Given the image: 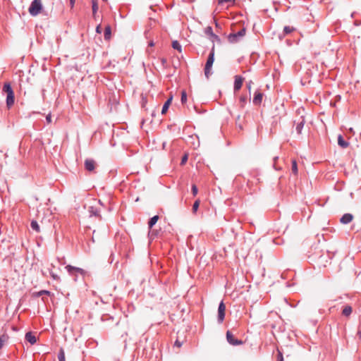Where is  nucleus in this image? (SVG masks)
Segmentation results:
<instances>
[{
	"label": "nucleus",
	"instance_id": "nucleus-1",
	"mask_svg": "<svg viewBox=\"0 0 361 361\" xmlns=\"http://www.w3.org/2000/svg\"><path fill=\"white\" fill-rule=\"evenodd\" d=\"M42 10V0H33L29 7L28 11L32 16H37Z\"/></svg>",
	"mask_w": 361,
	"mask_h": 361
},
{
	"label": "nucleus",
	"instance_id": "nucleus-2",
	"mask_svg": "<svg viewBox=\"0 0 361 361\" xmlns=\"http://www.w3.org/2000/svg\"><path fill=\"white\" fill-rule=\"evenodd\" d=\"M304 111L305 109L303 108H299L297 109L296 111L298 115H300V118L297 121H295V123H296L295 130L297 133L299 135L301 134L302 130L305 123V116L302 114Z\"/></svg>",
	"mask_w": 361,
	"mask_h": 361
},
{
	"label": "nucleus",
	"instance_id": "nucleus-3",
	"mask_svg": "<svg viewBox=\"0 0 361 361\" xmlns=\"http://www.w3.org/2000/svg\"><path fill=\"white\" fill-rule=\"evenodd\" d=\"M214 49H215V46L213 45L211 49L210 53L208 56V58H207V62H206V64L204 66V74L207 77L209 76L210 70H211L213 63L214 61V54H215Z\"/></svg>",
	"mask_w": 361,
	"mask_h": 361
},
{
	"label": "nucleus",
	"instance_id": "nucleus-4",
	"mask_svg": "<svg viewBox=\"0 0 361 361\" xmlns=\"http://www.w3.org/2000/svg\"><path fill=\"white\" fill-rule=\"evenodd\" d=\"M245 35V29L243 28L236 33H231L228 37V41L231 43H236L239 39L243 37Z\"/></svg>",
	"mask_w": 361,
	"mask_h": 361
},
{
	"label": "nucleus",
	"instance_id": "nucleus-5",
	"mask_svg": "<svg viewBox=\"0 0 361 361\" xmlns=\"http://www.w3.org/2000/svg\"><path fill=\"white\" fill-rule=\"evenodd\" d=\"M226 340L230 345L234 346L240 345L243 343L242 340L236 338L230 331H227L226 332Z\"/></svg>",
	"mask_w": 361,
	"mask_h": 361
},
{
	"label": "nucleus",
	"instance_id": "nucleus-6",
	"mask_svg": "<svg viewBox=\"0 0 361 361\" xmlns=\"http://www.w3.org/2000/svg\"><path fill=\"white\" fill-rule=\"evenodd\" d=\"M225 311H226V306L223 301H221V302L219 305L218 307V315H217V321L218 323L221 324L225 318Z\"/></svg>",
	"mask_w": 361,
	"mask_h": 361
},
{
	"label": "nucleus",
	"instance_id": "nucleus-7",
	"mask_svg": "<svg viewBox=\"0 0 361 361\" xmlns=\"http://www.w3.org/2000/svg\"><path fill=\"white\" fill-rule=\"evenodd\" d=\"M66 269L70 274H80L84 276L87 273L84 269L79 267H73L71 265H67Z\"/></svg>",
	"mask_w": 361,
	"mask_h": 361
},
{
	"label": "nucleus",
	"instance_id": "nucleus-8",
	"mask_svg": "<svg viewBox=\"0 0 361 361\" xmlns=\"http://www.w3.org/2000/svg\"><path fill=\"white\" fill-rule=\"evenodd\" d=\"M6 106L8 109H10L14 104L15 102V95L14 92H6Z\"/></svg>",
	"mask_w": 361,
	"mask_h": 361
},
{
	"label": "nucleus",
	"instance_id": "nucleus-9",
	"mask_svg": "<svg viewBox=\"0 0 361 361\" xmlns=\"http://www.w3.org/2000/svg\"><path fill=\"white\" fill-rule=\"evenodd\" d=\"M243 81L244 78H243L241 75H235L233 90H239L242 87Z\"/></svg>",
	"mask_w": 361,
	"mask_h": 361
},
{
	"label": "nucleus",
	"instance_id": "nucleus-10",
	"mask_svg": "<svg viewBox=\"0 0 361 361\" xmlns=\"http://www.w3.org/2000/svg\"><path fill=\"white\" fill-rule=\"evenodd\" d=\"M95 168V161L92 159H86L85 161V169L88 171H92Z\"/></svg>",
	"mask_w": 361,
	"mask_h": 361
},
{
	"label": "nucleus",
	"instance_id": "nucleus-11",
	"mask_svg": "<svg viewBox=\"0 0 361 361\" xmlns=\"http://www.w3.org/2000/svg\"><path fill=\"white\" fill-rule=\"evenodd\" d=\"M353 219V214H350V213H346V214H344L341 219H340V222L343 224H349L350 222H351Z\"/></svg>",
	"mask_w": 361,
	"mask_h": 361
},
{
	"label": "nucleus",
	"instance_id": "nucleus-12",
	"mask_svg": "<svg viewBox=\"0 0 361 361\" xmlns=\"http://www.w3.org/2000/svg\"><path fill=\"white\" fill-rule=\"evenodd\" d=\"M172 100H173V95H170V97L166 99V101L164 102V104L162 106L161 112L162 115L165 114L168 111V109L172 102Z\"/></svg>",
	"mask_w": 361,
	"mask_h": 361
},
{
	"label": "nucleus",
	"instance_id": "nucleus-13",
	"mask_svg": "<svg viewBox=\"0 0 361 361\" xmlns=\"http://www.w3.org/2000/svg\"><path fill=\"white\" fill-rule=\"evenodd\" d=\"M263 94L262 92H255L252 102L255 105H259L262 101Z\"/></svg>",
	"mask_w": 361,
	"mask_h": 361
},
{
	"label": "nucleus",
	"instance_id": "nucleus-14",
	"mask_svg": "<svg viewBox=\"0 0 361 361\" xmlns=\"http://www.w3.org/2000/svg\"><path fill=\"white\" fill-rule=\"evenodd\" d=\"M338 145L342 148H347L349 146V142L344 140L342 135L338 136Z\"/></svg>",
	"mask_w": 361,
	"mask_h": 361
},
{
	"label": "nucleus",
	"instance_id": "nucleus-15",
	"mask_svg": "<svg viewBox=\"0 0 361 361\" xmlns=\"http://www.w3.org/2000/svg\"><path fill=\"white\" fill-rule=\"evenodd\" d=\"M141 99H140V106L142 109H144L145 111H147V94L142 93L141 95Z\"/></svg>",
	"mask_w": 361,
	"mask_h": 361
},
{
	"label": "nucleus",
	"instance_id": "nucleus-16",
	"mask_svg": "<svg viewBox=\"0 0 361 361\" xmlns=\"http://www.w3.org/2000/svg\"><path fill=\"white\" fill-rule=\"evenodd\" d=\"M25 340L32 345L35 344L37 342V338L35 336L32 334V332H27L25 334Z\"/></svg>",
	"mask_w": 361,
	"mask_h": 361
},
{
	"label": "nucleus",
	"instance_id": "nucleus-17",
	"mask_svg": "<svg viewBox=\"0 0 361 361\" xmlns=\"http://www.w3.org/2000/svg\"><path fill=\"white\" fill-rule=\"evenodd\" d=\"M104 37L105 40H109L111 37V27L108 25L105 27Z\"/></svg>",
	"mask_w": 361,
	"mask_h": 361
},
{
	"label": "nucleus",
	"instance_id": "nucleus-18",
	"mask_svg": "<svg viewBox=\"0 0 361 361\" xmlns=\"http://www.w3.org/2000/svg\"><path fill=\"white\" fill-rule=\"evenodd\" d=\"M159 219V216L158 215H155L149 219L148 227L149 229H151L157 224Z\"/></svg>",
	"mask_w": 361,
	"mask_h": 361
},
{
	"label": "nucleus",
	"instance_id": "nucleus-19",
	"mask_svg": "<svg viewBox=\"0 0 361 361\" xmlns=\"http://www.w3.org/2000/svg\"><path fill=\"white\" fill-rule=\"evenodd\" d=\"M44 295H51V293L49 290H39L38 292H35L33 293V296L34 297H36V298H38V297H41Z\"/></svg>",
	"mask_w": 361,
	"mask_h": 361
},
{
	"label": "nucleus",
	"instance_id": "nucleus-20",
	"mask_svg": "<svg viewBox=\"0 0 361 361\" xmlns=\"http://www.w3.org/2000/svg\"><path fill=\"white\" fill-rule=\"evenodd\" d=\"M353 312L352 307L350 305H346L343 307L342 314L343 316L349 317Z\"/></svg>",
	"mask_w": 361,
	"mask_h": 361
},
{
	"label": "nucleus",
	"instance_id": "nucleus-21",
	"mask_svg": "<svg viewBox=\"0 0 361 361\" xmlns=\"http://www.w3.org/2000/svg\"><path fill=\"white\" fill-rule=\"evenodd\" d=\"M9 337L7 334H4L0 336V350L3 348L4 344L8 341Z\"/></svg>",
	"mask_w": 361,
	"mask_h": 361
},
{
	"label": "nucleus",
	"instance_id": "nucleus-22",
	"mask_svg": "<svg viewBox=\"0 0 361 361\" xmlns=\"http://www.w3.org/2000/svg\"><path fill=\"white\" fill-rule=\"evenodd\" d=\"M92 14H93L94 17H95L96 13L99 8L97 0H92Z\"/></svg>",
	"mask_w": 361,
	"mask_h": 361
},
{
	"label": "nucleus",
	"instance_id": "nucleus-23",
	"mask_svg": "<svg viewBox=\"0 0 361 361\" xmlns=\"http://www.w3.org/2000/svg\"><path fill=\"white\" fill-rule=\"evenodd\" d=\"M291 164H292V166H291V169H292V172L294 175H298V164H297V161L295 159H293L292 161H291Z\"/></svg>",
	"mask_w": 361,
	"mask_h": 361
},
{
	"label": "nucleus",
	"instance_id": "nucleus-24",
	"mask_svg": "<svg viewBox=\"0 0 361 361\" xmlns=\"http://www.w3.org/2000/svg\"><path fill=\"white\" fill-rule=\"evenodd\" d=\"M172 47L174 49H176L177 51H178L179 52L182 51V47H181L180 44L177 40L172 42Z\"/></svg>",
	"mask_w": 361,
	"mask_h": 361
},
{
	"label": "nucleus",
	"instance_id": "nucleus-25",
	"mask_svg": "<svg viewBox=\"0 0 361 361\" xmlns=\"http://www.w3.org/2000/svg\"><path fill=\"white\" fill-rule=\"evenodd\" d=\"M200 200L199 199L196 200L195 202L193 203L192 212L193 214H196V212L198 210V208L200 207Z\"/></svg>",
	"mask_w": 361,
	"mask_h": 361
},
{
	"label": "nucleus",
	"instance_id": "nucleus-26",
	"mask_svg": "<svg viewBox=\"0 0 361 361\" xmlns=\"http://www.w3.org/2000/svg\"><path fill=\"white\" fill-rule=\"evenodd\" d=\"M88 212L90 213V216H98V210L97 208L93 207H90L88 209Z\"/></svg>",
	"mask_w": 361,
	"mask_h": 361
},
{
	"label": "nucleus",
	"instance_id": "nucleus-27",
	"mask_svg": "<svg viewBox=\"0 0 361 361\" xmlns=\"http://www.w3.org/2000/svg\"><path fill=\"white\" fill-rule=\"evenodd\" d=\"M30 226L32 230L35 231L36 232H39V226L36 221L32 220L30 223Z\"/></svg>",
	"mask_w": 361,
	"mask_h": 361
},
{
	"label": "nucleus",
	"instance_id": "nucleus-28",
	"mask_svg": "<svg viewBox=\"0 0 361 361\" xmlns=\"http://www.w3.org/2000/svg\"><path fill=\"white\" fill-rule=\"evenodd\" d=\"M235 0H218V3L220 5H225L228 6L234 3Z\"/></svg>",
	"mask_w": 361,
	"mask_h": 361
},
{
	"label": "nucleus",
	"instance_id": "nucleus-29",
	"mask_svg": "<svg viewBox=\"0 0 361 361\" xmlns=\"http://www.w3.org/2000/svg\"><path fill=\"white\" fill-rule=\"evenodd\" d=\"M295 30L293 27L290 26H285L283 28V33L285 35L290 34L292 32Z\"/></svg>",
	"mask_w": 361,
	"mask_h": 361
},
{
	"label": "nucleus",
	"instance_id": "nucleus-30",
	"mask_svg": "<svg viewBox=\"0 0 361 361\" xmlns=\"http://www.w3.org/2000/svg\"><path fill=\"white\" fill-rule=\"evenodd\" d=\"M58 358L59 361H66L64 350L61 348L58 354Z\"/></svg>",
	"mask_w": 361,
	"mask_h": 361
},
{
	"label": "nucleus",
	"instance_id": "nucleus-31",
	"mask_svg": "<svg viewBox=\"0 0 361 361\" xmlns=\"http://www.w3.org/2000/svg\"><path fill=\"white\" fill-rule=\"evenodd\" d=\"M204 32L207 35H209L211 37L214 35L213 32L212 27L211 26H208L205 28Z\"/></svg>",
	"mask_w": 361,
	"mask_h": 361
},
{
	"label": "nucleus",
	"instance_id": "nucleus-32",
	"mask_svg": "<svg viewBox=\"0 0 361 361\" xmlns=\"http://www.w3.org/2000/svg\"><path fill=\"white\" fill-rule=\"evenodd\" d=\"M2 90H12L10 82L6 81L4 83Z\"/></svg>",
	"mask_w": 361,
	"mask_h": 361
},
{
	"label": "nucleus",
	"instance_id": "nucleus-33",
	"mask_svg": "<svg viewBox=\"0 0 361 361\" xmlns=\"http://www.w3.org/2000/svg\"><path fill=\"white\" fill-rule=\"evenodd\" d=\"M211 40L213 43H214V42H216L217 43H219V44L221 42L220 37L218 35H216V34H214L212 37ZM213 45H214V44H213Z\"/></svg>",
	"mask_w": 361,
	"mask_h": 361
},
{
	"label": "nucleus",
	"instance_id": "nucleus-34",
	"mask_svg": "<svg viewBox=\"0 0 361 361\" xmlns=\"http://www.w3.org/2000/svg\"><path fill=\"white\" fill-rule=\"evenodd\" d=\"M279 159V157L276 156L273 158V167L275 170L279 171L281 169V167H278L276 165V161Z\"/></svg>",
	"mask_w": 361,
	"mask_h": 361
},
{
	"label": "nucleus",
	"instance_id": "nucleus-35",
	"mask_svg": "<svg viewBox=\"0 0 361 361\" xmlns=\"http://www.w3.org/2000/svg\"><path fill=\"white\" fill-rule=\"evenodd\" d=\"M187 92H181V98H180V100H181V102L182 104H184L187 101Z\"/></svg>",
	"mask_w": 361,
	"mask_h": 361
},
{
	"label": "nucleus",
	"instance_id": "nucleus-36",
	"mask_svg": "<svg viewBox=\"0 0 361 361\" xmlns=\"http://www.w3.org/2000/svg\"><path fill=\"white\" fill-rule=\"evenodd\" d=\"M191 190L193 196H196L198 192V188L196 185L193 184L191 187Z\"/></svg>",
	"mask_w": 361,
	"mask_h": 361
},
{
	"label": "nucleus",
	"instance_id": "nucleus-37",
	"mask_svg": "<svg viewBox=\"0 0 361 361\" xmlns=\"http://www.w3.org/2000/svg\"><path fill=\"white\" fill-rule=\"evenodd\" d=\"M187 161H188V155L185 154L181 158L180 164L184 165L187 162Z\"/></svg>",
	"mask_w": 361,
	"mask_h": 361
},
{
	"label": "nucleus",
	"instance_id": "nucleus-38",
	"mask_svg": "<svg viewBox=\"0 0 361 361\" xmlns=\"http://www.w3.org/2000/svg\"><path fill=\"white\" fill-rule=\"evenodd\" d=\"M161 63L164 68L166 67L167 66V60L165 58L161 59Z\"/></svg>",
	"mask_w": 361,
	"mask_h": 361
},
{
	"label": "nucleus",
	"instance_id": "nucleus-39",
	"mask_svg": "<svg viewBox=\"0 0 361 361\" xmlns=\"http://www.w3.org/2000/svg\"><path fill=\"white\" fill-rule=\"evenodd\" d=\"M277 361H283V355L280 351H279V354L277 355Z\"/></svg>",
	"mask_w": 361,
	"mask_h": 361
},
{
	"label": "nucleus",
	"instance_id": "nucleus-40",
	"mask_svg": "<svg viewBox=\"0 0 361 361\" xmlns=\"http://www.w3.org/2000/svg\"><path fill=\"white\" fill-rule=\"evenodd\" d=\"M252 82L251 80H250L249 82H247L246 83V87L248 89V90H250L251 88H252Z\"/></svg>",
	"mask_w": 361,
	"mask_h": 361
},
{
	"label": "nucleus",
	"instance_id": "nucleus-41",
	"mask_svg": "<svg viewBox=\"0 0 361 361\" xmlns=\"http://www.w3.org/2000/svg\"><path fill=\"white\" fill-rule=\"evenodd\" d=\"M46 120L47 121V123H51V116L50 114H49L47 116H46Z\"/></svg>",
	"mask_w": 361,
	"mask_h": 361
},
{
	"label": "nucleus",
	"instance_id": "nucleus-42",
	"mask_svg": "<svg viewBox=\"0 0 361 361\" xmlns=\"http://www.w3.org/2000/svg\"><path fill=\"white\" fill-rule=\"evenodd\" d=\"M96 32H97V33H101V32H102V27H101V25H97V27H96Z\"/></svg>",
	"mask_w": 361,
	"mask_h": 361
},
{
	"label": "nucleus",
	"instance_id": "nucleus-43",
	"mask_svg": "<svg viewBox=\"0 0 361 361\" xmlns=\"http://www.w3.org/2000/svg\"><path fill=\"white\" fill-rule=\"evenodd\" d=\"M75 3V0H70L71 8H73Z\"/></svg>",
	"mask_w": 361,
	"mask_h": 361
},
{
	"label": "nucleus",
	"instance_id": "nucleus-44",
	"mask_svg": "<svg viewBox=\"0 0 361 361\" xmlns=\"http://www.w3.org/2000/svg\"><path fill=\"white\" fill-rule=\"evenodd\" d=\"M240 102H241L243 104H244L245 102H246V99H246V97H240Z\"/></svg>",
	"mask_w": 361,
	"mask_h": 361
},
{
	"label": "nucleus",
	"instance_id": "nucleus-45",
	"mask_svg": "<svg viewBox=\"0 0 361 361\" xmlns=\"http://www.w3.org/2000/svg\"><path fill=\"white\" fill-rule=\"evenodd\" d=\"M112 256H113V253H111L110 257H109V262L110 264L113 263Z\"/></svg>",
	"mask_w": 361,
	"mask_h": 361
},
{
	"label": "nucleus",
	"instance_id": "nucleus-46",
	"mask_svg": "<svg viewBox=\"0 0 361 361\" xmlns=\"http://www.w3.org/2000/svg\"><path fill=\"white\" fill-rule=\"evenodd\" d=\"M51 277L54 279H58V276L56 274H51Z\"/></svg>",
	"mask_w": 361,
	"mask_h": 361
},
{
	"label": "nucleus",
	"instance_id": "nucleus-47",
	"mask_svg": "<svg viewBox=\"0 0 361 361\" xmlns=\"http://www.w3.org/2000/svg\"><path fill=\"white\" fill-rule=\"evenodd\" d=\"M175 345L178 346V347H180V346H181L182 344L179 341H176V343H175Z\"/></svg>",
	"mask_w": 361,
	"mask_h": 361
},
{
	"label": "nucleus",
	"instance_id": "nucleus-48",
	"mask_svg": "<svg viewBox=\"0 0 361 361\" xmlns=\"http://www.w3.org/2000/svg\"><path fill=\"white\" fill-rule=\"evenodd\" d=\"M155 115H156L155 110H153L152 114H151V116H152V117H154Z\"/></svg>",
	"mask_w": 361,
	"mask_h": 361
},
{
	"label": "nucleus",
	"instance_id": "nucleus-49",
	"mask_svg": "<svg viewBox=\"0 0 361 361\" xmlns=\"http://www.w3.org/2000/svg\"><path fill=\"white\" fill-rule=\"evenodd\" d=\"M149 45L150 47H153L154 45V42L152 41H151L149 43Z\"/></svg>",
	"mask_w": 361,
	"mask_h": 361
},
{
	"label": "nucleus",
	"instance_id": "nucleus-50",
	"mask_svg": "<svg viewBox=\"0 0 361 361\" xmlns=\"http://www.w3.org/2000/svg\"><path fill=\"white\" fill-rule=\"evenodd\" d=\"M357 335L359 336L360 338H361V331H357Z\"/></svg>",
	"mask_w": 361,
	"mask_h": 361
},
{
	"label": "nucleus",
	"instance_id": "nucleus-51",
	"mask_svg": "<svg viewBox=\"0 0 361 361\" xmlns=\"http://www.w3.org/2000/svg\"><path fill=\"white\" fill-rule=\"evenodd\" d=\"M145 123V119H142V122H141V124L143 125Z\"/></svg>",
	"mask_w": 361,
	"mask_h": 361
},
{
	"label": "nucleus",
	"instance_id": "nucleus-52",
	"mask_svg": "<svg viewBox=\"0 0 361 361\" xmlns=\"http://www.w3.org/2000/svg\"><path fill=\"white\" fill-rule=\"evenodd\" d=\"M336 97H338V99H341V96L340 95H336Z\"/></svg>",
	"mask_w": 361,
	"mask_h": 361
}]
</instances>
